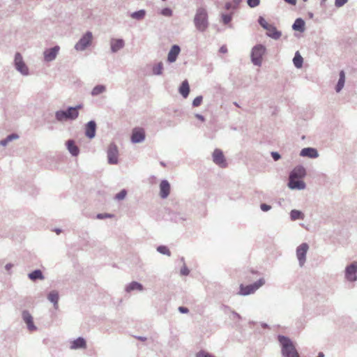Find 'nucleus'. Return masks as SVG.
Returning a JSON list of instances; mask_svg holds the SVG:
<instances>
[{
	"label": "nucleus",
	"mask_w": 357,
	"mask_h": 357,
	"mask_svg": "<svg viewBox=\"0 0 357 357\" xmlns=\"http://www.w3.org/2000/svg\"><path fill=\"white\" fill-rule=\"evenodd\" d=\"M278 340L282 345V353L284 357H300L290 339L280 335Z\"/></svg>",
	"instance_id": "f257e3e1"
},
{
	"label": "nucleus",
	"mask_w": 357,
	"mask_h": 357,
	"mask_svg": "<svg viewBox=\"0 0 357 357\" xmlns=\"http://www.w3.org/2000/svg\"><path fill=\"white\" fill-rule=\"evenodd\" d=\"M207 13L204 8L197 10L195 16L194 22L196 28L200 31H204L208 26Z\"/></svg>",
	"instance_id": "f03ea898"
},
{
	"label": "nucleus",
	"mask_w": 357,
	"mask_h": 357,
	"mask_svg": "<svg viewBox=\"0 0 357 357\" xmlns=\"http://www.w3.org/2000/svg\"><path fill=\"white\" fill-rule=\"evenodd\" d=\"M265 284V280L264 278L259 279L257 282H255L252 284L249 285H243L241 284L240 285V290L238 294L242 296H247L251 294L255 293L260 287Z\"/></svg>",
	"instance_id": "7ed1b4c3"
},
{
	"label": "nucleus",
	"mask_w": 357,
	"mask_h": 357,
	"mask_svg": "<svg viewBox=\"0 0 357 357\" xmlns=\"http://www.w3.org/2000/svg\"><path fill=\"white\" fill-rule=\"evenodd\" d=\"M264 52L265 47L261 45H257L252 49V61L255 65L259 66L261 64Z\"/></svg>",
	"instance_id": "20e7f679"
},
{
	"label": "nucleus",
	"mask_w": 357,
	"mask_h": 357,
	"mask_svg": "<svg viewBox=\"0 0 357 357\" xmlns=\"http://www.w3.org/2000/svg\"><path fill=\"white\" fill-rule=\"evenodd\" d=\"M213 161L222 168L227 167V164L222 151L216 149L213 153Z\"/></svg>",
	"instance_id": "39448f33"
},
{
	"label": "nucleus",
	"mask_w": 357,
	"mask_h": 357,
	"mask_svg": "<svg viewBox=\"0 0 357 357\" xmlns=\"http://www.w3.org/2000/svg\"><path fill=\"white\" fill-rule=\"evenodd\" d=\"M93 36L91 32H87L75 45L77 50H84L86 47L91 45Z\"/></svg>",
	"instance_id": "423d86ee"
},
{
	"label": "nucleus",
	"mask_w": 357,
	"mask_h": 357,
	"mask_svg": "<svg viewBox=\"0 0 357 357\" xmlns=\"http://www.w3.org/2000/svg\"><path fill=\"white\" fill-rule=\"evenodd\" d=\"M308 245L305 243L300 245L296 249V256L299 261V264L303 266L305 262V256L308 250Z\"/></svg>",
	"instance_id": "0eeeda50"
},
{
	"label": "nucleus",
	"mask_w": 357,
	"mask_h": 357,
	"mask_svg": "<svg viewBox=\"0 0 357 357\" xmlns=\"http://www.w3.org/2000/svg\"><path fill=\"white\" fill-rule=\"evenodd\" d=\"M119 151L114 144H111L107 149V158L109 164H117Z\"/></svg>",
	"instance_id": "6e6552de"
},
{
	"label": "nucleus",
	"mask_w": 357,
	"mask_h": 357,
	"mask_svg": "<svg viewBox=\"0 0 357 357\" xmlns=\"http://www.w3.org/2000/svg\"><path fill=\"white\" fill-rule=\"evenodd\" d=\"M15 64L17 70L23 75L28 74V68L23 61L22 56L20 53H16L15 56Z\"/></svg>",
	"instance_id": "1a4fd4ad"
},
{
	"label": "nucleus",
	"mask_w": 357,
	"mask_h": 357,
	"mask_svg": "<svg viewBox=\"0 0 357 357\" xmlns=\"http://www.w3.org/2000/svg\"><path fill=\"white\" fill-rule=\"evenodd\" d=\"M357 262H353L346 269V278L348 280L354 282L357 279Z\"/></svg>",
	"instance_id": "9d476101"
},
{
	"label": "nucleus",
	"mask_w": 357,
	"mask_h": 357,
	"mask_svg": "<svg viewBox=\"0 0 357 357\" xmlns=\"http://www.w3.org/2000/svg\"><path fill=\"white\" fill-rule=\"evenodd\" d=\"M145 137L144 130L142 128H136L133 129L131 140L133 143H138L144 140Z\"/></svg>",
	"instance_id": "9b49d317"
},
{
	"label": "nucleus",
	"mask_w": 357,
	"mask_h": 357,
	"mask_svg": "<svg viewBox=\"0 0 357 357\" xmlns=\"http://www.w3.org/2000/svg\"><path fill=\"white\" fill-rule=\"evenodd\" d=\"M59 50V46H55L52 48L47 50L44 52L45 60L47 61H51L54 60L56 58Z\"/></svg>",
	"instance_id": "f8f14e48"
},
{
	"label": "nucleus",
	"mask_w": 357,
	"mask_h": 357,
	"mask_svg": "<svg viewBox=\"0 0 357 357\" xmlns=\"http://www.w3.org/2000/svg\"><path fill=\"white\" fill-rule=\"evenodd\" d=\"M288 185L291 189L299 190L304 189L305 187V183L301 178H289Z\"/></svg>",
	"instance_id": "ddd939ff"
},
{
	"label": "nucleus",
	"mask_w": 357,
	"mask_h": 357,
	"mask_svg": "<svg viewBox=\"0 0 357 357\" xmlns=\"http://www.w3.org/2000/svg\"><path fill=\"white\" fill-rule=\"evenodd\" d=\"M170 192V185L167 181H162L160 184V195L165 199L168 197Z\"/></svg>",
	"instance_id": "4468645a"
},
{
	"label": "nucleus",
	"mask_w": 357,
	"mask_h": 357,
	"mask_svg": "<svg viewBox=\"0 0 357 357\" xmlns=\"http://www.w3.org/2000/svg\"><path fill=\"white\" fill-rule=\"evenodd\" d=\"M22 317L24 322L28 326L29 330L30 331H35L36 328L33 324L32 316L27 311H24L22 313Z\"/></svg>",
	"instance_id": "2eb2a0df"
},
{
	"label": "nucleus",
	"mask_w": 357,
	"mask_h": 357,
	"mask_svg": "<svg viewBox=\"0 0 357 357\" xmlns=\"http://www.w3.org/2000/svg\"><path fill=\"white\" fill-rule=\"evenodd\" d=\"M179 53L180 47L176 45H173L168 54L167 61L169 63L174 62L176 60V58Z\"/></svg>",
	"instance_id": "dca6fc26"
},
{
	"label": "nucleus",
	"mask_w": 357,
	"mask_h": 357,
	"mask_svg": "<svg viewBox=\"0 0 357 357\" xmlns=\"http://www.w3.org/2000/svg\"><path fill=\"white\" fill-rule=\"evenodd\" d=\"M96 124L93 121H89L86 126L85 134L91 139L94 137L96 134Z\"/></svg>",
	"instance_id": "f3484780"
},
{
	"label": "nucleus",
	"mask_w": 357,
	"mask_h": 357,
	"mask_svg": "<svg viewBox=\"0 0 357 357\" xmlns=\"http://www.w3.org/2000/svg\"><path fill=\"white\" fill-rule=\"evenodd\" d=\"M300 155L303 157L315 158L318 157V152L314 148H305L301 150Z\"/></svg>",
	"instance_id": "a211bd4d"
},
{
	"label": "nucleus",
	"mask_w": 357,
	"mask_h": 357,
	"mask_svg": "<svg viewBox=\"0 0 357 357\" xmlns=\"http://www.w3.org/2000/svg\"><path fill=\"white\" fill-rule=\"evenodd\" d=\"M110 46L112 52H116L117 51L123 47L124 41L122 39L113 38L110 41Z\"/></svg>",
	"instance_id": "6ab92c4d"
},
{
	"label": "nucleus",
	"mask_w": 357,
	"mask_h": 357,
	"mask_svg": "<svg viewBox=\"0 0 357 357\" xmlns=\"http://www.w3.org/2000/svg\"><path fill=\"white\" fill-rule=\"evenodd\" d=\"M86 346V341L82 337H78L70 343V349H84Z\"/></svg>",
	"instance_id": "aec40b11"
},
{
	"label": "nucleus",
	"mask_w": 357,
	"mask_h": 357,
	"mask_svg": "<svg viewBox=\"0 0 357 357\" xmlns=\"http://www.w3.org/2000/svg\"><path fill=\"white\" fill-rule=\"evenodd\" d=\"M305 175V169L303 167H295L290 174L289 178H302Z\"/></svg>",
	"instance_id": "412c9836"
},
{
	"label": "nucleus",
	"mask_w": 357,
	"mask_h": 357,
	"mask_svg": "<svg viewBox=\"0 0 357 357\" xmlns=\"http://www.w3.org/2000/svg\"><path fill=\"white\" fill-rule=\"evenodd\" d=\"M179 93L184 98H186L188 96L190 93V86L187 80H184L182 82L179 87Z\"/></svg>",
	"instance_id": "4be33fe9"
},
{
	"label": "nucleus",
	"mask_w": 357,
	"mask_h": 357,
	"mask_svg": "<svg viewBox=\"0 0 357 357\" xmlns=\"http://www.w3.org/2000/svg\"><path fill=\"white\" fill-rule=\"evenodd\" d=\"M266 30L267 31V35L274 39H278L281 36V33L278 31L276 28L271 24Z\"/></svg>",
	"instance_id": "5701e85b"
},
{
	"label": "nucleus",
	"mask_w": 357,
	"mask_h": 357,
	"mask_svg": "<svg viewBox=\"0 0 357 357\" xmlns=\"http://www.w3.org/2000/svg\"><path fill=\"white\" fill-rule=\"evenodd\" d=\"M81 106H77L76 107H70L67 111V118L68 119H75L78 116V109H80Z\"/></svg>",
	"instance_id": "b1692460"
},
{
	"label": "nucleus",
	"mask_w": 357,
	"mask_h": 357,
	"mask_svg": "<svg viewBox=\"0 0 357 357\" xmlns=\"http://www.w3.org/2000/svg\"><path fill=\"white\" fill-rule=\"evenodd\" d=\"M68 149L73 155H77L79 153V149L75 144L73 140H68L67 142Z\"/></svg>",
	"instance_id": "393cba45"
},
{
	"label": "nucleus",
	"mask_w": 357,
	"mask_h": 357,
	"mask_svg": "<svg viewBox=\"0 0 357 357\" xmlns=\"http://www.w3.org/2000/svg\"><path fill=\"white\" fill-rule=\"evenodd\" d=\"M48 299L54 303L55 308L58 307L59 294L56 291H51L48 295Z\"/></svg>",
	"instance_id": "a878e982"
},
{
	"label": "nucleus",
	"mask_w": 357,
	"mask_h": 357,
	"mask_svg": "<svg viewBox=\"0 0 357 357\" xmlns=\"http://www.w3.org/2000/svg\"><path fill=\"white\" fill-rule=\"evenodd\" d=\"M345 82V74L343 70L340 73V79L336 86V91L339 92L343 88Z\"/></svg>",
	"instance_id": "bb28decb"
},
{
	"label": "nucleus",
	"mask_w": 357,
	"mask_h": 357,
	"mask_svg": "<svg viewBox=\"0 0 357 357\" xmlns=\"http://www.w3.org/2000/svg\"><path fill=\"white\" fill-rule=\"evenodd\" d=\"M305 22L302 19H296L293 24V29L296 31H303L304 29Z\"/></svg>",
	"instance_id": "cd10ccee"
},
{
	"label": "nucleus",
	"mask_w": 357,
	"mask_h": 357,
	"mask_svg": "<svg viewBox=\"0 0 357 357\" xmlns=\"http://www.w3.org/2000/svg\"><path fill=\"white\" fill-rule=\"evenodd\" d=\"M29 277L32 280H36L37 279H43L44 277L43 275L42 272L40 270H36L31 273L29 274Z\"/></svg>",
	"instance_id": "c85d7f7f"
},
{
	"label": "nucleus",
	"mask_w": 357,
	"mask_h": 357,
	"mask_svg": "<svg viewBox=\"0 0 357 357\" xmlns=\"http://www.w3.org/2000/svg\"><path fill=\"white\" fill-rule=\"evenodd\" d=\"M127 291H130L132 290H139L142 291L143 289L142 285L137 282H131L128 287H127Z\"/></svg>",
	"instance_id": "c756f323"
},
{
	"label": "nucleus",
	"mask_w": 357,
	"mask_h": 357,
	"mask_svg": "<svg viewBox=\"0 0 357 357\" xmlns=\"http://www.w3.org/2000/svg\"><path fill=\"white\" fill-rule=\"evenodd\" d=\"M294 63L296 67L301 68L303 65V58L300 55V54L297 52L295 54V56L293 59Z\"/></svg>",
	"instance_id": "7c9ffc66"
},
{
	"label": "nucleus",
	"mask_w": 357,
	"mask_h": 357,
	"mask_svg": "<svg viewBox=\"0 0 357 357\" xmlns=\"http://www.w3.org/2000/svg\"><path fill=\"white\" fill-rule=\"evenodd\" d=\"M303 214L297 210H292L291 212V218L293 220H296L298 219H303Z\"/></svg>",
	"instance_id": "2f4dec72"
},
{
	"label": "nucleus",
	"mask_w": 357,
	"mask_h": 357,
	"mask_svg": "<svg viewBox=\"0 0 357 357\" xmlns=\"http://www.w3.org/2000/svg\"><path fill=\"white\" fill-rule=\"evenodd\" d=\"M105 91V87L102 85H98L95 86L92 90V95L93 96H97Z\"/></svg>",
	"instance_id": "473e14b6"
},
{
	"label": "nucleus",
	"mask_w": 357,
	"mask_h": 357,
	"mask_svg": "<svg viewBox=\"0 0 357 357\" xmlns=\"http://www.w3.org/2000/svg\"><path fill=\"white\" fill-rule=\"evenodd\" d=\"M145 11L144 10H140L139 11L135 12L131 14V17L134 19L142 20L145 16Z\"/></svg>",
	"instance_id": "72a5a7b5"
},
{
	"label": "nucleus",
	"mask_w": 357,
	"mask_h": 357,
	"mask_svg": "<svg viewBox=\"0 0 357 357\" xmlns=\"http://www.w3.org/2000/svg\"><path fill=\"white\" fill-rule=\"evenodd\" d=\"M56 118L58 121H63L67 120V113L66 111H58L56 112Z\"/></svg>",
	"instance_id": "f704fd0d"
},
{
	"label": "nucleus",
	"mask_w": 357,
	"mask_h": 357,
	"mask_svg": "<svg viewBox=\"0 0 357 357\" xmlns=\"http://www.w3.org/2000/svg\"><path fill=\"white\" fill-rule=\"evenodd\" d=\"M157 250L161 254L166 255L167 256L171 255V252L169 251V250L168 249V248L167 246H165V245L158 246L157 248Z\"/></svg>",
	"instance_id": "c9c22d12"
},
{
	"label": "nucleus",
	"mask_w": 357,
	"mask_h": 357,
	"mask_svg": "<svg viewBox=\"0 0 357 357\" xmlns=\"http://www.w3.org/2000/svg\"><path fill=\"white\" fill-rule=\"evenodd\" d=\"M163 70V64L162 62L158 63L153 67V71L155 75H161Z\"/></svg>",
	"instance_id": "e433bc0d"
},
{
	"label": "nucleus",
	"mask_w": 357,
	"mask_h": 357,
	"mask_svg": "<svg viewBox=\"0 0 357 357\" xmlns=\"http://www.w3.org/2000/svg\"><path fill=\"white\" fill-rule=\"evenodd\" d=\"M18 135L16 134H12L6 137V139L1 141V144L3 146H6L8 142H10L11 140L14 139H17Z\"/></svg>",
	"instance_id": "4c0bfd02"
},
{
	"label": "nucleus",
	"mask_w": 357,
	"mask_h": 357,
	"mask_svg": "<svg viewBox=\"0 0 357 357\" xmlns=\"http://www.w3.org/2000/svg\"><path fill=\"white\" fill-rule=\"evenodd\" d=\"M127 195V192L126 190H122L120 192L116 195L115 198L118 200L123 199Z\"/></svg>",
	"instance_id": "58836bf2"
},
{
	"label": "nucleus",
	"mask_w": 357,
	"mask_h": 357,
	"mask_svg": "<svg viewBox=\"0 0 357 357\" xmlns=\"http://www.w3.org/2000/svg\"><path fill=\"white\" fill-rule=\"evenodd\" d=\"M203 98L202 96H199L196 97L192 102V105L194 107H198L199 106L202 102Z\"/></svg>",
	"instance_id": "ea45409f"
},
{
	"label": "nucleus",
	"mask_w": 357,
	"mask_h": 357,
	"mask_svg": "<svg viewBox=\"0 0 357 357\" xmlns=\"http://www.w3.org/2000/svg\"><path fill=\"white\" fill-rule=\"evenodd\" d=\"M259 24H260V25H261L263 28H264L265 29H266L268 26H270V25H271L270 24H268V23L266 22V20L264 18H263V17H259Z\"/></svg>",
	"instance_id": "a19ab883"
},
{
	"label": "nucleus",
	"mask_w": 357,
	"mask_h": 357,
	"mask_svg": "<svg viewBox=\"0 0 357 357\" xmlns=\"http://www.w3.org/2000/svg\"><path fill=\"white\" fill-rule=\"evenodd\" d=\"M260 3V0H248V4L250 7L254 8L257 6Z\"/></svg>",
	"instance_id": "79ce46f5"
},
{
	"label": "nucleus",
	"mask_w": 357,
	"mask_h": 357,
	"mask_svg": "<svg viewBox=\"0 0 357 357\" xmlns=\"http://www.w3.org/2000/svg\"><path fill=\"white\" fill-rule=\"evenodd\" d=\"M112 217H114V215L109 214V213H100V214H98V215H97V218L98 219H103V218H112Z\"/></svg>",
	"instance_id": "37998d69"
},
{
	"label": "nucleus",
	"mask_w": 357,
	"mask_h": 357,
	"mask_svg": "<svg viewBox=\"0 0 357 357\" xmlns=\"http://www.w3.org/2000/svg\"><path fill=\"white\" fill-rule=\"evenodd\" d=\"M172 10L167 8L162 9L161 11V13L165 16H170L172 15Z\"/></svg>",
	"instance_id": "c03bdc74"
},
{
	"label": "nucleus",
	"mask_w": 357,
	"mask_h": 357,
	"mask_svg": "<svg viewBox=\"0 0 357 357\" xmlns=\"http://www.w3.org/2000/svg\"><path fill=\"white\" fill-rule=\"evenodd\" d=\"M197 357H214L210 354L206 353L205 351H200L197 354Z\"/></svg>",
	"instance_id": "a18cd8bd"
},
{
	"label": "nucleus",
	"mask_w": 357,
	"mask_h": 357,
	"mask_svg": "<svg viewBox=\"0 0 357 357\" xmlns=\"http://www.w3.org/2000/svg\"><path fill=\"white\" fill-rule=\"evenodd\" d=\"M347 2V0H335V6L341 7Z\"/></svg>",
	"instance_id": "49530a36"
},
{
	"label": "nucleus",
	"mask_w": 357,
	"mask_h": 357,
	"mask_svg": "<svg viewBox=\"0 0 357 357\" xmlns=\"http://www.w3.org/2000/svg\"><path fill=\"white\" fill-rule=\"evenodd\" d=\"M189 270L188 268L186 267V266H183L181 269V274L183 275H188L189 274Z\"/></svg>",
	"instance_id": "de8ad7c7"
},
{
	"label": "nucleus",
	"mask_w": 357,
	"mask_h": 357,
	"mask_svg": "<svg viewBox=\"0 0 357 357\" xmlns=\"http://www.w3.org/2000/svg\"><path fill=\"white\" fill-rule=\"evenodd\" d=\"M222 20H223V22L225 24H227L230 22L231 20V17L228 15H224L222 16Z\"/></svg>",
	"instance_id": "09e8293b"
},
{
	"label": "nucleus",
	"mask_w": 357,
	"mask_h": 357,
	"mask_svg": "<svg viewBox=\"0 0 357 357\" xmlns=\"http://www.w3.org/2000/svg\"><path fill=\"white\" fill-rule=\"evenodd\" d=\"M271 208V206L267 205L266 204H261V209L263 211H268Z\"/></svg>",
	"instance_id": "8fccbe9b"
},
{
	"label": "nucleus",
	"mask_w": 357,
	"mask_h": 357,
	"mask_svg": "<svg viewBox=\"0 0 357 357\" xmlns=\"http://www.w3.org/2000/svg\"><path fill=\"white\" fill-rule=\"evenodd\" d=\"M271 155H272L273 158L275 161L280 158V154L278 153H277V152H272Z\"/></svg>",
	"instance_id": "3c124183"
},
{
	"label": "nucleus",
	"mask_w": 357,
	"mask_h": 357,
	"mask_svg": "<svg viewBox=\"0 0 357 357\" xmlns=\"http://www.w3.org/2000/svg\"><path fill=\"white\" fill-rule=\"evenodd\" d=\"M178 310L181 313H188V309L187 307H178Z\"/></svg>",
	"instance_id": "603ef678"
},
{
	"label": "nucleus",
	"mask_w": 357,
	"mask_h": 357,
	"mask_svg": "<svg viewBox=\"0 0 357 357\" xmlns=\"http://www.w3.org/2000/svg\"><path fill=\"white\" fill-rule=\"evenodd\" d=\"M287 3H289L291 5H296V0H284Z\"/></svg>",
	"instance_id": "864d4df0"
},
{
	"label": "nucleus",
	"mask_w": 357,
	"mask_h": 357,
	"mask_svg": "<svg viewBox=\"0 0 357 357\" xmlns=\"http://www.w3.org/2000/svg\"><path fill=\"white\" fill-rule=\"evenodd\" d=\"M195 116H196V118H197L199 120H200L202 121H204V117L201 114H196Z\"/></svg>",
	"instance_id": "5fc2aeb1"
},
{
	"label": "nucleus",
	"mask_w": 357,
	"mask_h": 357,
	"mask_svg": "<svg viewBox=\"0 0 357 357\" xmlns=\"http://www.w3.org/2000/svg\"><path fill=\"white\" fill-rule=\"evenodd\" d=\"M220 51L222 52V53H226L227 51V49L225 46H222L220 47Z\"/></svg>",
	"instance_id": "6e6d98bb"
},
{
	"label": "nucleus",
	"mask_w": 357,
	"mask_h": 357,
	"mask_svg": "<svg viewBox=\"0 0 357 357\" xmlns=\"http://www.w3.org/2000/svg\"><path fill=\"white\" fill-rule=\"evenodd\" d=\"M137 339L141 341H145L146 340V337H138Z\"/></svg>",
	"instance_id": "4d7b16f0"
},
{
	"label": "nucleus",
	"mask_w": 357,
	"mask_h": 357,
	"mask_svg": "<svg viewBox=\"0 0 357 357\" xmlns=\"http://www.w3.org/2000/svg\"><path fill=\"white\" fill-rule=\"evenodd\" d=\"M11 267H12V265H11V264H7V265L6 266V268L7 270H9Z\"/></svg>",
	"instance_id": "13d9d810"
},
{
	"label": "nucleus",
	"mask_w": 357,
	"mask_h": 357,
	"mask_svg": "<svg viewBox=\"0 0 357 357\" xmlns=\"http://www.w3.org/2000/svg\"><path fill=\"white\" fill-rule=\"evenodd\" d=\"M317 357H324V355L322 353H319Z\"/></svg>",
	"instance_id": "bf43d9fd"
},
{
	"label": "nucleus",
	"mask_w": 357,
	"mask_h": 357,
	"mask_svg": "<svg viewBox=\"0 0 357 357\" xmlns=\"http://www.w3.org/2000/svg\"><path fill=\"white\" fill-rule=\"evenodd\" d=\"M226 7H227V9H229V3H227Z\"/></svg>",
	"instance_id": "052dcab7"
},
{
	"label": "nucleus",
	"mask_w": 357,
	"mask_h": 357,
	"mask_svg": "<svg viewBox=\"0 0 357 357\" xmlns=\"http://www.w3.org/2000/svg\"><path fill=\"white\" fill-rule=\"evenodd\" d=\"M56 232L57 234H59L60 233V230L58 229V230L56 231Z\"/></svg>",
	"instance_id": "680f3d73"
},
{
	"label": "nucleus",
	"mask_w": 357,
	"mask_h": 357,
	"mask_svg": "<svg viewBox=\"0 0 357 357\" xmlns=\"http://www.w3.org/2000/svg\"><path fill=\"white\" fill-rule=\"evenodd\" d=\"M304 1H306L307 0H303Z\"/></svg>",
	"instance_id": "e2e57ef3"
}]
</instances>
